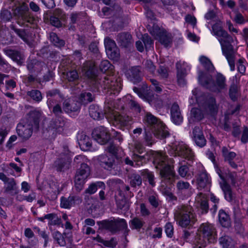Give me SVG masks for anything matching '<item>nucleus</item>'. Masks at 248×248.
Segmentation results:
<instances>
[{
	"mask_svg": "<svg viewBox=\"0 0 248 248\" xmlns=\"http://www.w3.org/2000/svg\"><path fill=\"white\" fill-rule=\"evenodd\" d=\"M82 72L85 77L91 79L96 87L108 90L110 94H118L122 88L121 78L104 74L96 75L94 65L90 61L83 63Z\"/></svg>",
	"mask_w": 248,
	"mask_h": 248,
	"instance_id": "nucleus-1",
	"label": "nucleus"
},
{
	"mask_svg": "<svg viewBox=\"0 0 248 248\" xmlns=\"http://www.w3.org/2000/svg\"><path fill=\"white\" fill-rule=\"evenodd\" d=\"M144 140L146 145L151 146L154 142L153 136L158 139H164L170 135L168 128L156 117L147 112L143 118Z\"/></svg>",
	"mask_w": 248,
	"mask_h": 248,
	"instance_id": "nucleus-2",
	"label": "nucleus"
},
{
	"mask_svg": "<svg viewBox=\"0 0 248 248\" xmlns=\"http://www.w3.org/2000/svg\"><path fill=\"white\" fill-rule=\"evenodd\" d=\"M211 33L218 39L221 46L223 54L227 59L230 69L235 70V53L232 43L233 42L232 36L225 31L219 23H216L212 27Z\"/></svg>",
	"mask_w": 248,
	"mask_h": 248,
	"instance_id": "nucleus-3",
	"label": "nucleus"
},
{
	"mask_svg": "<svg viewBox=\"0 0 248 248\" xmlns=\"http://www.w3.org/2000/svg\"><path fill=\"white\" fill-rule=\"evenodd\" d=\"M25 0H7L5 6L11 9L18 24L28 26L34 23L35 19L29 11Z\"/></svg>",
	"mask_w": 248,
	"mask_h": 248,
	"instance_id": "nucleus-4",
	"label": "nucleus"
},
{
	"mask_svg": "<svg viewBox=\"0 0 248 248\" xmlns=\"http://www.w3.org/2000/svg\"><path fill=\"white\" fill-rule=\"evenodd\" d=\"M217 231L212 224H202L192 239V244L197 248L205 247L208 244L214 243L217 241Z\"/></svg>",
	"mask_w": 248,
	"mask_h": 248,
	"instance_id": "nucleus-5",
	"label": "nucleus"
},
{
	"mask_svg": "<svg viewBox=\"0 0 248 248\" xmlns=\"http://www.w3.org/2000/svg\"><path fill=\"white\" fill-rule=\"evenodd\" d=\"M167 157L165 153L158 152L155 155L154 163L155 168L159 171L162 182L170 186L174 183L177 176L173 168L167 163Z\"/></svg>",
	"mask_w": 248,
	"mask_h": 248,
	"instance_id": "nucleus-6",
	"label": "nucleus"
},
{
	"mask_svg": "<svg viewBox=\"0 0 248 248\" xmlns=\"http://www.w3.org/2000/svg\"><path fill=\"white\" fill-rule=\"evenodd\" d=\"M199 81L204 88L216 93H221L227 88L226 77L220 73H217L212 77L201 72L199 75Z\"/></svg>",
	"mask_w": 248,
	"mask_h": 248,
	"instance_id": "nucleus-7",
	"label": "nucleus"
},
{
	"mask_svg": "<svg viewBox=\"0 0 248 248\" xmlns=\"http://www.w3.org/2000/svg\"><path fill=\"white\" fill-rule=\"evenodd\" d=\"M39 114L36 111H31L26 119L22 120L16 126V132L23 140H27L31 136L33 129L38 130L39 127Z\"/></svg>",
	"mask_w": 248,
	"mask_h": 248,
	"instance_id": "nucleus-8",
	"label": "nucleus"
},
{
	"mask_svg": "<svg viewBox=\"0 0 248 248\" xmlns=\"http://www.w3.org/2000/svg\"><path fill=\"white\" fill-rule=\"evenodd\" d=\"M193 208L190 205H180L174 212V218L177 224L183 228L192 226L196 221Z\"/></svg>",
	"mask_w": 248,
	"mask_h": 248,
	"instance_id": "nucleus-9",
	"label": "nucleus"
},
{
	"mask_svg": "<svg viewBox=\"0 0 248 248\" xmlns=\"http://www.w3.org/2000/svg\"><path fill=\"white\" fill-rule=\"evenodd\" d=\"M119 109L118 107L115 106L114 102L112 100L108 99L105 103V113L106 117L119 124L120 127H124L131 125L132 123V118L126 115H121L117 110Z\"/></svg>",
	"mask_w": 248,
	"mask_h": 248,
	"instance_id": "nucleus-10",
	"label": "nucleus"
},
{
	"mask_svg": "<svg viewBox=\"0 0 248 248\" xmlns=\"http://www.w3.org/2000/svg\"><path fill=\"white\" fill-rule=\"evenodd\" d=\"M97 223L102 229L108 230L113 234L120 230L127 229V222L123 218L112 217L110 219L98 221Z\"/></svg>",
	"mask_w": 248,
	"mask_h": 248,
	"instance_id": "nucleus-11",
	"label": "nucleus"
},
{
	"mask_svg": "<svg viewBox=\"0 0 248 248\" xmlns=\"http://www.w3.org/2000/svg\"><path fill=\"white\" fill-rule=\"evenodd\" d=\"M168 153L173 156H181L189 160L194 158V153L186 144L183 142L175 143L168 150Z\"/></svg>",
	"mask_w": 248,
	"mask_h": 248,
	"instance_id": "nucleus-12",
	"label": "nucleus"
},
{
	"mask_svg": "<svg viewBox=\"0 0 248 248\" xmlns=\"http://www.w3.org/2000/svg\"><path fill=\"white\" fill-rule=\"evenodd\" d=\"M150 32L164 46L168 47L172 44L171 34L160 29L157 25H154L150 29Z\"/></svg>",
	"mask_w": 248,
	"mask_h": 248,
	"instance_id": "nucleus-13",
	"label": "nucleus"
},
{
	"mask_svg": "<svg viewBox=\"0 0 248 248\" xmlns=\"http://www.w3.org/2000/svg\"><path fill=\"white\" fill-rule=\"evenodd\" d=\"M90 173V169L85 163H81L80 167L78 169L75 177L76 187L79 190L82 188L86 179Z\"/></svg>",
	"mask_w": 248,
	"mask_h": 248,
	"instance_id": "nucleus-14",
	"label": "nucleus"
},
{
	"mask_svg": "<svg viewBox=\"0 0 248 248\" xmlns=\"http://www.w3.org/2000/svg\"><path fill=\"white\" fill-rule=\"evenodd\" d=\"M92 136L94 140L101 145L106 144L110 139L108 130L103 126L95 128L92 132Z\"/></svg>",
	"mask_w": 248,
	"mask_h": 248,
	"instance_id": "nucleus-15",
	"label": "nucleus"
},
{
	"mask_svg": "<svg viewBox=\"0 0 248 248\" xmlns=\"http://www.w3.org/2000/svg\"><path fill=\"white\" fill-rule=\"evenodd\" d=\"M176 188L178 195L182 199H187L193 193L194 189L189 183L182 180L176 183Z\"/></svg>",
	"mask_w": 248,
	"mask_h": 248,
	"instance_id": "nucleus-16",
	"label": "nucleus"
},
{
	"mask_svg": "<svg viewBox=\"0 0 248 248\" xmlns=\"http://www.w3.org/2000/svg\"><path fill=\"white\" fill-rule=\"evenodd\" d=\"M82 198L78 194H71L68 197H62L60 200V207L64 209H70L82 202Z\"/></svg>",
	"mask_w": 248,
	"mask_h": 248,
	"instance_id": "nucleus-17",
	"label": "nucleus"
},
{
	"mask_svg": "<svg viewBox=\"0 0 248 248\" xmlns=\"http://www.w3.org/2000/svg\"><path fill=\"white\" fill-rule=\"evenodd\" d=\"M198 168V171L196 175L197 188L202 190L210 183V179L206 170L202 165H199Z\"/></svg>",
	"mask_w": 248,
	"mask_h": 248,
	"instance_id": "nucleus-18",
	"label": "nucleus"
},
{
	"mask_svg": "<svg viewBox=\"0 0 248 248\" xmlns=\"http://www.w3.org/2000/svg\"><path fill=\"white\" fill-rule=\"evenodd\" d=\"M196 207L202 214H206L209 211L208 200L206 194L202 192L197 194L195 197Z\"/></svg>",
	"mask_w": 248,
	"mask_h": 248,
	"instance_id": "nucleus-19",
	"label": "nucleus"
},
{
	"mask_svg": "<svg viewBox=\"0 0 248 248\" xmlns=\"http://www.w3.org/2000/svg\"><path fill=\"white\" fill-rule=\"evenodd\" d=\"M72 159L66 154L63 157L56 159L53 163L54 168L58 172H65L71 167Z\"/></svg>",
	"mask_w": 248,
	"mask_h": 248,
	"instance_id": "nucleus-20",
	"label": "nucleus"
},
{
	"mask_svg": "<svg viewBox=\"0 0 248 248\" xmlns=\"http://www.w3.org/2000/svg\"><path fill=\"white\" fill-rule=\"evenodd\" d=\"M132 159V160L130 159L128 157H126L124 159L123 162L125 164L131 166H134L133 162H135L136 165L140 166L147 162L149 159V155L147 153L142 155L136 153H133Z\"/></svg>",
	"mask_w": 248,
	"mask_h": 248,
	"instance_id": "nucleus-21",
	"label": "nucleus"
},
{
	"mask_svg": "<svg viewBox=\"0 0 248 248\" xmlns=\"http://www.w3.org/2000/svg\"><path fill=\"white\" fill-rule=\"evenodd\" d=\"M99 164L104 169L111 170L115 166V157L112 155H101L98 157Z\"/></svg>",
	"mask_w": 248,
	"mask_h": 248,
	"instance_id": "nucleus-22",
	"label": "nucleus"
},
{
	"mask_svg": "<svg viewBox=\"0 0 248 248\" xmlns=\"http://www.w3.org/2000/svg\"><path fill=\"white\" fill-rule=\"evenodd\" d=\"M192 138L197 146L202 148L206 145V140L202 128L199 126H195L193 128Z\"/></svg>",
	"mask_w": 248,
	"mask_h": 248,
	"instance_id": "nucleus-23",
	"label": "nucleus"
},
{
	"mask_svg": "<svg viewBox=\"0 0 248 248\" xmlns=\"http://www.w3.org/2000/svg\"><path fill=\"white\" fill-rule=\"evenodd\" d=\"M4 51L7 56L18 65H21L24 63L25 56L20 51L12 49H5Z\"/></svg>",
	"mask_w": 248,
	"mask_h": 248,
	"instance_id": "nucleus-24",
	"label": "nucleus"
},
{
	"mask_svg": "<svg viewBox=\"0 0 248 248\" xmlns=\"http://www.w3.org/2000/svg\"><path fill=\"white\" fill-rule=\"evenodd\" d=\"M48 108L56 117H62L63 110L60 103L54 98H48L46 102Z\"/></svg>",
	"mask_w": 248,
	"mask_h": 248,
	"instance_id": "nucleus-25",
	"label": "nucleus"
},
{
	"mask_svg": "<svg viewBox=\"0 0 248 248\" xmlns=\"http://www.w3.org/2000/svg\"><path fill=\"white\" fill-rule=\"evenodd\" d=\"M170 118L171 121L177 125H179L183 122V117L176 103H173L170 108Z\"/></svg>",
	"mask_w": 248,
	"mask_h": 248,
	"instance_id": "nucleus-26",
	"label": "nucleus"
},
{
	"mask_svg": "<svg viewBox=\"0 0 248 248\" xmlns=\"http://www.w3.org/2000/svg\"><path fill=\"white\" fill-rule=\"evenodd\" d=\"M62 105L63 111L67 113L76 112L80 108V104L79 102L70 98L64 100Z\"/></svg>",
	"mask_w": 248,
	"mask_h": 248,
	"instance_id": "nucleus-27",
	"label": "nucleus"
},
{
	"mask_svg": "<svg viewBox=\"0 0 248 248\" xmlns=\"http://www.w3.org/2000/svg\"><path fill=\"white\" fill-rule=\"evenodd\" d=\"M65 121L63 117H56L52 119L48 126V130H54L57 132H60L65 125Z\"/></svg>",
	"mask_w": 248,
	"mask_h": 248,
	"instance_id": "nucleus-28",
	"label": "nucleus"
},
{
	"mask_svg": "<svg viewBox=\"0 0 248 248\" xmlns=\"http://www.w3.org/2000/svg\"><path fill=\"white\" fill-rule=\"evenodd\" d=\"M80 149L85 151H89L92 147V141L89 137L84 133L78 134L77 137Z\"/></svg>",
	"mask_w": 248,
	"mask_h": 248,
	"instance_id": "nucleus-29",
	"label": "nucleus"
},
{
	"mask_svg": "<svg viewBox=\"0 0 248 248\" xmlns=\"http://www.w3.org/2000/svg\"><path fill=\"white\" fill-rule=\"evenodd\" d=\"M127 78L134 84L141 80V71L139 67H133L126 72Z\"/></svg>",
	"mask_w": 248,
	"mask_h": 248,
	"instance_id": "nucleus-30",
	"label": "nucleus"
},
{
	"mask_svg": "<svg viewBox=\"0 0 248 248\" xmlns=\"http://www.w3.org/2000/svg\"><path fill=\"white\" fill-rule=\"evenodd\" d=\"M116 40L118 43L124 47L130 46L133 42L131 35L126 32L119 33L117 36Z\"/></svg>",
	"mask_w": 248,
	"mask_h": 248,
	"instance_id": "nucleus-31",
	"label": "nucleus"
},
{
	"mask_svg": "<svg viewBox=\"0 0 248 248\" xmlns=\"http://www.w3.org/2000/svg\"><path fill=\"white\" fill-rule=\"evenodd\" d=\"M19 191V189L17 186L16 182L14 178H11L4 184V193L14 196L18 194Z\"/></svg>",
	"mask_w": 248,
	"mask_h": 248,
	"instance_id": "nucleus-32",
	"label": "nucleus"
},
{
	"mask_svg": "<svg viewBox=\"0 0 248 248\" xmlns=\"http://www.w3.org/2000/svg\"><path fill=\"white\" fill-rule=\"evenodd\" d=\"M203 107L206 111L211 115L216 113L217 111L218 107L215 98L211 96L207 98Z\"/></svg>",
	"mask_w": 248,
	"mask_h": 248,
	"instance_id": "nucleus-33",
	"label": "nucleus"
},
{
	"mask_svg": "<svg viewBox=\"0 0 248 248\" xmlns=\"http://www.w3.org/2000/svg\"><path fill=\"white\" fill-rule=\"evenodd\" d=\"M218 220L220 225L224 228H229L231 226V219L229 215L224 210L221 209L219 211Z\"/></svg>",
	"mask_w": 248,
	"mask_h": 248,
	"instance_id": "nucleus-34",
	"label": "nucleus"
},
{
	"mask_svg": "<svg viewBox=\"0 0 248 248\" xmlns=\"http://www.w3.org/2000/svg\"><path fill=\"white\" fill-rule=\"evenodd\" d=\"M176 66L177 70V77L178 84L180 86H184L186 83L185 79V77L186 75V69L181 67L180 62H177Z\"/></svg>",
	"mask_w": 248,
	"mask_h": 248,
	"instance_id": "nucleus-35",
	"label": "nucleus"
},
{
	"mask_svg": "<svg viewBox=\"0 0 248 248\" xmlns=\"http://www.w3.org/2000/svg\"><path fill=\"white\" fill-rule=\"evenodd\" d=\"M89 114L90 116L94 120H99L103 118L104 114L102 110L99 108V107L95 105H92L90 106L89 109Z\"/></svg>",
	"mask_w": 248,
	"mask_h": 248,
	"instance_id": "nucleus-36",
	"label": "nucleus"
},
{
	"mask_svg": "<svg viewBox=\"0 0 248 248\" xmlns=\"http://www.w3.org/2000/svg\"><path fill=\"white\" fill-rule=\"evenodd\" d=\"M123 100L126 102V105L131 109L138 112L140 111L141 108L140 104L130 95H126L123 98Z\"/></svg>",
	"mask_w": 248,
	"mask_h": 248,
	"instance_id": "nucleus-37",
	"label": "nucleus"
},
{
	"mask_svg": "<svg viewBox=\"0 0 248 248\" xmlns=\"http://www.w3.org/2000/svg\"><path fill=\"white\" fill-rule=\"evenodd\" d=\"M107 184L110 189L117 190L119 194L122 193L121 187L123 186V181L119 179H110L108 180Z\"/></svg>",
	"mask_w": 248,
	"mask_h": 248,
	"instance_id": "nucleus-38",
	"label": "nucleus"
},
{
	"mask_svg": "<svg viewBox=\"0 0 248 248\" xmlns=\"http://www.w3.org/2000/svg\"><path fill=\"white\" fill-rule=\"evenodd\" d=\"M52 237L60 247H64L66 245L65 233H61L60 232L57 231L52 233Z\"/></svg>",
	"mask_w": 248,
	"mask_h": 248,
	"instance_id": "nucleus-39",
	"label": "nucleus"
},
{
	"mask_svg": "<svg viewBox=\"0 0 248 248\" xmlns=\"http://www.w3.org/2000/svg\"><path fill=\"white\" fill-rule=\"evenodd\" d=\"M221 187L223 191L225 199L229 202L232 201L233 196L231 186L226 182H224L221 184Z\"/></svg>",
	"mask_w": 248,
	"mask_h": 248,
	"instance_id": "nucleus-40",
	"label": "nucleus"
},
{
	"mask_svg": "<svg viewBox=\"0 0 248 248\" xmlns=\"http://www.w3.org/2000/svg\"><path fill=\"white\" fill-rule=\"evenodd\" d=\"M219 243L224 248H234L235 242L229 236L225 235L219 238Z\"/></svg>",
	"mask_w": 248,
	"mask_h": 248,
	"instance_id": "nucleus-41",
	"label": "nucleus"
},
{
	"mask_svg": "<svg viewBox=\"0 0 248 248\" xmlns=\"http://www.w3.org/2000/svg\"><path fill=\"white\" fill-rule=\"evenodd\" d=\"M145 222L141 218L135 217L129 221L130 227L132 230L140 231L144 225Z\"/></svg>",
	"mask_w": 248,
	"mask_h": 248,
	"instance_id": "nucleus-42",
	"label": "nucleus"
},
{
	"mask_svg": "<svg viewBox=\"0 0 248 248\" xmlns=\"http://www.w3.org/2000/svg\"><path fill=\"white\" fill-rule=\"evenodd\" d=\"M94 98V97L92 93L86 92H82L78 97L79 100L84 105L92 102Z\"/></svg>",
	"mask_w": 248,
	"mask_h": 248,
	"instance_id": "nucleus-43",
	"label": "nucleus"
},
{
	"mask_svg": "<svg viewBox=\"0 0 248 248\" xmlns=\"http://www.w3.org/2000/svg\"><path fill=\"white\" fill-rule=\"evenodd\" d=\"M27 94L35 102L39 103L41 102L43 99L41 92L38 90L33 89L28 91L27 93Z\"/></svg>",
	"mask_w": 248,
	"mask_h": 248,
	"instance_id": "nucleus-44",
	"label": "nucleus"
},
{
	"mask_svg": "<svg viewBox=\"0 0 248 248\" xmlns=\"http://www.w3.org/2000/svg\"><path fill=\"white\" fill-rule=\"evenodd\" d=\"M119 195L120 198L115 196V200L117 207L121 210H127L128 209V205L126 202L125 199L124 198V195H122V193Z\"/></svg>",
	"mask_w": 248,
	"mask_h": 248,
	"instance_id": "nucleus-45",
	"label": "nucleus"
},
{
	"mask_svg": "<svg viewBox=\"0 0 248 248\" xmlns=\"http://www.w3.org/2000/svg\"><path fill=\"white\" fill-rule=\"evenodd\" d=\"M229 95L230 99L233 102L236 101L238 98V87L237 85L232 82L229 89Z\"/></svg>",
	"mask_w": 248,
	"mask_h": 248,
	"instance_id": "nucleus-46",
	"label": "nucleus"
},
{
	"mask_svg": "<svg viewBox=\"0 0 248 248\" xmlns=\"http://www.w3.org/2000/svg\"><path fill=\"white\" fill-rule=\"evenodd\" d=\"M222 156L226 162L233 160L236 157V154L233 152H230L226 147H223L222 148Z\"/></svg>",
	"mask_w": 248,
	"mask_h": 248,
	"instance_id": "nucleus-47",
	"label": "nucleus"
},
{
	"mask_svg": "<svg viewBox=\"0 0 248 248\" xmlns=\"http://www.w3.org/2000/svg\"><path fill=\"white\" fill-rule=\"evenodd\" d=\"M130 184L131 186L136 187L140 186L142 184V178L140 175L138 173H132L130 176Z\"/></svg>",
	"mask_w": 248,
	"mask_h": 248,
	"instance_id": "nucleus-48",
	"label": "nucleus"
},
{
	"mask_svg": "<svg viewBox=\"0 0 248 248\" xmlns=\"http://www.w3.org/2000/svg\"><path fill=\"white\" fill-rule=\"evenodd\" d=\"M50 41L56 46L62 47L64 46L65 42L63 40L61 39L54 32H51L49 35Z\"/></svg>",
	"mask_w": 248,
	"mask_h": 248,
	"instance_id": "nucleus-49",
	"label": "nucleus"
},
{
	"mask_svg": "<svg viewBox=\"0 0 248 248\" xmlns=\"http://www.w3.org/2000/svg\"><path fill=\"white\" fill-rule=\"evenodd\" d=\"M189 170V168L187 165L185 164V161H183L179 162V166L178 170V172L180 176L183 178H185L186 176H188V171Z\"/></svg>",
	"mask_w": 248,
	"mask_h": 248,
	"instance_id": "nucleus-50",
	"label": "nucleus"
},
{
	"mask_svg": "<svg viewBox=\"0 0 248 248\" xmlns=\"http://www.w3.org/2000/svg\"><path fill=\"white\" fill-rule=\"evenodd\" d=\"M200 61L207 70L211 71L214 69V67L211 61L205 56H201L200 58Z\"/></svg>",
	"mask_w": 248,
	"mask_h": 248,
	"instance_id": "nucleus-51",
	"label": "nucleus"
},
{
	"mask_svg": "<svg viewBox=\"0 0 248 248\" xmlns=\"http://www.w3.org/2000/svg\"><path fill=\"white\" fill-rule=\"evenodd\" d=\"M141 175L147 178L149 184L152 186H155V176L152 172L148 170H144L141 171Z\"/></svg>",
	"mask_w": 248,
	"mask_h": 248,
	"instance_id": "nucleus-52",
	"label": "nucleus"
},
{
	"mask_svg": "<svg viewBox=\"0 0 248 248\" xmlns=\"http://www.w3.org/2000/svg\"><path fill=\"white\" fill-rule=\"evenodd\" d=\"M66 78L69 82H76L78 80L79 75L77 71L76 70H72L67 72Z\"/></svg>",
	"mask_w": 248,
	"mask_h": 248,
	"instance_id": "nucleus-53",
	"label": "nucleus"
},
{
	"mask_svg": "<svg viewBox=\"0 0 248 248\" xmlns=\"http://www.w3.org/2000/svg\"><path fill=\"white\" fill-rule=\"evenodd\" d=\"M191 116L195 121H200L203 118V113L201 109L193 108L191 110Z\"/></svg>",
	"mask_w": 248,
	"mask_h": 248,
	"instance_id": "nucleus-54",
	"label": "nucleus"
},
{
	"mask_svg": "<svg viewBox=\"0 0 248 248\" xmlns=\"http://www.w3.org/2000/svg\"><path fill=\"white\" fill-rule=\"evenodd\" d=\"M85 16V13L83 12L74 13L71 15V23L76 24L82 19Z\"/></svg>",
	"mask_w": 248,
	"mask_h": 248,
	"instance_id": "nucleus-55",
	"label": "nucleus"
},
{
	"mask_svg": "<svg viewBox=\"0 0 248 248\" xmlns=\"http://www.w3.org/2000/svg\"><path fill=\"white\" fill-rule=\"evenodd\" d=\"M46 95L47 99L48 98H54L57 95L61 99H63L64 98L63 95L60 93V90L56 89L47 91L46 92Z\"/></svg>",
	"mask_w": 248,
	"mask_h": 248,
	"instance_id": "nucleus-56",
	"label": "nucleus"
},
{
	"mask_svg": "<svg viewBox=\"0 0 248 248\" xmlns=\"http://www.w3.org/2000/svg\"><path fill=\"white\" fill-rule=\"evenodd\" d=\"M168 71L169 69L167 66L160 65L159 67V68L157 69V72L158 73V76L161 78L164 79L168 78L169 75Z\"/></svg>",
	"mask_w": 248,
	"mask_h": 248,
	"instance_id": "nucleus-57",
	"label": "nucleus"
},
{
	"mask_svg": "<svg viewBox=\"0 0 248 248\" xmlns=\"http://www.w3.org/2000/svg\"><path fill=\"white\" fill-rule=\"evenodd\" d=\"M142 41L147 50L151 49L153 47V40L148 35L144 34L142 37Z\"/></svg>",
	"mask_w": 248,
	"mask_h": 248,
	"instance_id": "nucleus-58",
	"label": "nucleus"
},
{
	"mask_svg": "<svg viewBox=\"0 0 248 248\" xmlns=\"http://www.w3.org/2000/svg\"><path fill=\"white\" fill-rule=\"evenodd\" d=\"M104 44L106 52L112 48L113 49L117 47L115 41L108 37H107L105 39Z\"/></svg>",
	"mask_w": 248,
	"mask_h": 248,
	"instance_id": "nucleus-59",
	"label": "nucleus"
},
{
	"mask_svg": "<svg viewBox=\"0 0 248 248\" xmlns=\"http://www.w3.org/2000/svg\"><path fill=\"white\" fill-rule=\"evenodd\" d=\"M108 56L113 60H117L120 56L119 49L117 47L106 52Z\"/></svg>",
	"mask_w": 248,
	"mask_h": 248,
	"instance_id": "nucleus-60",
	"label": "nucleus"
},
{
	"mask_svg": "<svg viewBox=\"0 0 248 248\" xmlns=\"http://www.w3.org/2000/svg\"><path fill=\"white\" fill-rule=\"evenodd\" d=\"M12 17V16L10 11L6 9L1 10L0 15V18L1 20L4 22L9 21Z\"/></svg>",
	"mask_w": 248,
	"mask_h": 248,
	"instance_id": "nucleus-61",
	"label": "nucleus"
},
{
	"mask_svg": "<svg viewBox=\"0 0 248 248\" xmlns=\"http://www.w3.org/2000/svg\"><path fill=\"white\" fill-rule=\"evenodd\" d=\"M14 30L17 35L24 42L27 43L29 41L28 34L24 30L14 29Z\"/></svg>",
	"mask_w": 248,
	"mask_h": 248,
	"instance_id": "nucleus-62",
	"label": "nucleus"
},
{
	"mask_svg": "<svg viewBox=\"0 0 248 248\" xmlns=\"http://www.w3.org/2000/svg\"><path fill=\"white\" fill-rule=\"evenodd\" d=\"M148 201L151 206L155 208H156L159 205V200L158 196L156 195H150L148 198Z\"/></svg>",
	"mask_w": 248,
	"mask_h": 248,
	"instance_id": "nucleus-63",
	"label": "nucleus"
},
{
	"mask_svg": "<svg viewBox=\"0 0 248 248\" xmlns=\"http://www.w3.org/2000/svg\"><path fill=\"white\" fill-rule=\"evenodd\" d=\"M89 49L90 51L93 53L94 57L97 59H99L101 55L99 53V49L97 45L95 43H92L89 46Z\"/></svg>",
	"mask_w": 248,
	"mask_h": 248,
	"instance_id": "nucleus-64",
	"label": "nucleus"
}]
</instances>
